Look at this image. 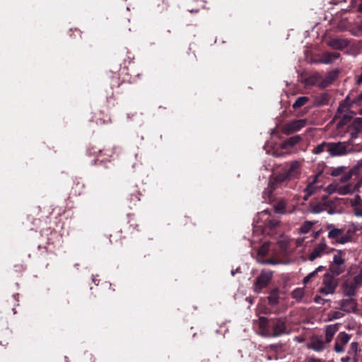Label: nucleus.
<instances>
[{
	"mask_svg": "<svg viewBox=\"0 0 362 362\" xmlns=\"http://www.w3.org/2000/svg\"><path fill=\"white\" fill-rule=\"evenodd\" d=\"M259 328L263 335L267 337H277L288 333L286 317L267 319L261 317L259 318Z\"/></svg>",
	"mask_w": 362,
	"mask_h": 362,
	"instance_id": "nucleus-1",
	"label": "nucleus"
},
{
	"mask_svg": "<svg viewBox=\"0 0 362 362\" xmlns=\"http://www.w3.org/2000/svg\"><path fill=\"white\" fill-rule=\"evenodd\" d=\"M299 174L300 164L298 161H293L288 169H284L283 172L271 177L268 185L269 196L285 182L298 177Z\"/></svg>",
	"mask_w": 362,
	"mask_h": 362,
	"instance_id": "nucleus-2",
	"label": "nucleus"
},
{
	"mask_svg": "<svg viewBox=\"0 0 362 362\" xmlns=\"http://www.w3.org/2000/svg\"><path fill=\"white\" fill-rule=\"evenodd\" d=\"M354 106V105L351 101V93H349L346 97L340 102L334 117L335 119H340L337 124L338 127L346 125L354 118L356 112L350 110L351 107Z\"/></svg>",
	"mask_w": 362,
	"mask_h": 362,
	"instance_id": "nucleus-3",
	"label": "nucleus"
},
{
	"mask_svg": "<svg viewBox=\"0 0 362 362\" xmlns=\"http://www.w3.org/2000/svg\"><path fill=\"white\" fill-rule=\"evenodd\" d=\"M327 229L329 230L327 237L334 240L333 243L338 244H345L352 241L355 235V229L353 228H336L333 224H329L327 226Z\"/></svg>",
	"mask_w": 362,
	"mask_h": 362,
	"instance_id": "nucleus-4",
	"label": "nucleus"
},
{
	"mask_svg": "<svg viewBox=\"0 0 362 362\" xmlns=\"http://www.w3.org/2000/svg\"><path fill=\"white\" fill-rule=\"evenodd\" d=\"M362 286V269L351 279H347L343 285V293L346 297H354L358 289Z\"/></svg>",
	"mask_w": 362,
	"mask_h": 362,
	"instance_id": "nucleus-5",
	"label": "nucleus"
},
{
	"mask_svg": "<svg viewBox=\"0 0 362 362\" xmlns=\"http://www.w3.org/2000/svg\"><path fill=\"white\" fill-rule=\"evenodd\" d=\"M345 253L341 250H336L333 261L330 264V272L335 276H339L346 270V260L343 257Z\"/></svg>",
	"mask_w": 362,
	"mask_h": 362,
	"instance_id": "nucleus-6",
	"label": "nucleus"
},
{
	"mask_svg": "<svg viewBox=\"0 0 362 362\" xmlns=\"http://www.w3.org/2000/svg\"><path fill=\"white\" fill-rule=\"evenodd\" d=\"M333 275L334 274H330L329 273L324 275L322 286L318 289L319 293L323 295H328L334 293L338 281Z\"/></svg>",
	"mask_w": 362,
	"mask_h": 362,
	"instance_id": "nucleus-7",
	"label": "nucleus"
},
{
	"mask_svg": "<svg viewBox=\"0 0 362 362\" xmlns=\"http://www.w3.org/2000/svg\"><path fill=\"white\" fill-rule=\"evenodd\" d=\"M272 276L273 273L272 272L262 270L255 280V291L259 293L263 288H266L270 283Z\"/></svg>",
	"mask_w": 362,
	"mask_h": 362,
	"instance_id": "nucleus-8",
	"label": "nucleus"
},
{
	"mask_svg": "<svg viewBox=\"0 0 362 362\" xmlns=\"http://www.w3.org/2000/svg\"><path fill=\"white\" fill-rule=\"evenodd\" d=\"M326 44L333 49L341 51L349 46L350 41L342 37H329Z\"/></svg>",
	"mask_w": 362,
	"mask_h": 362,
	"instance_id": "nucleus-9",
	"label": "nucleus"
},
{
	"mask_svg": "<svg viewBox=\"0 0 362 362\" xmlns=\"http://www.w3.org/2000/svg\"><path fill=\"white\" fill-rule=\"evenodd\" d=\"M307 123L306 119H294L286 124L282 127V132L286 135H290L300 130L305 126Z\"/></svg>",
	"mask_w": 362,
	"mask_h": 362,
	"instance_id": "nucleus-10",
	"label": "nucleus"
},
{
	"mask_svg": "<svg viewBox=\"0 0 362 362\" xmlns=\"http://www.w3.org/2000/svg\"><path fill=\"white\" fill-rule=\"evenodd\" d=\"M332 157L341 156L348 153L347 146L344 142H329V148L327 149Z\"/></svg>",
	"mask_w": 362,
	"mask_h": 362,
	"instance_id": "nucleus-11",
	"label": "nucleus"
},
{
	"mask_svg": "<svg viewBox=\"0 0 362 362\" xmlns=\"http://www.w3.org/2000/svg\"><path fill=\"white\" fill-rule=\"evenodd\" d=\"M351 338V334L345 332H339L335 339L334 351L337 353H343L345 351L344 346L349 343Z\"/></svg>",
	"mask_w": 362,
	"mask_h": 362,
	"instance_id": "nucleus-12",
	"label": "nucleus"
},
{
	"mask_svg": "<svg viewBox=\"0 0 362 362\" xmlns=\"http://www.w3.org/2000/svg\"><path fill=\"white\" fill-rule=\"evenodd\" d=\"M325 341H323L322 337L313 336L310 338V343L308 344V348L317 352H321L325 349Z\"/></svg>",
	"mask_w": 362,
	"mask_h": 362,
	"instance_id": "nucleus-13",
	"label": "nucleus"
},
{
	"mask_svg": "<svg viewBox=\"0 0 362 362\" xmlns=\"http://www.w3.org/2000/svg\"><path fill=\"white\" fill-rule=\"evenodd\" d=\"M339 305L341 310L346 313L355 312L357 308V302L354 297L342 299L340 300Z\"/></svg>",
	"mask_w": 362,
	"mask_h": 362,
	"instance_id": "nucleus-14",
	"label": "nucleus"
},
{
	"mask_svg": "<svg viewBox=\"0 0 362 362\" xmlns=\"http://www.w3.org/2000/svg\"><path fill=\"white\" fill-rule=\"evenodd\" d=\"M327 247L326 242L323 238L322 241L314 247L312 252L309 255V259L310 261H313L316 258L321 257Z\"/></svg>",
	"mask_w": 362,
	"mask_h": 362,
	"instance_id": "nucleus-15",
	"label": "nucleus"
},
{
	"mask_svg": "<svg viewBox=\"0 0 362 362\" xmlns=\"http://www.w3.org/2000/svg\"><path fill=\"white\" fill-rule=\"evenodd\" d=\"M340 56L341 55L339 52L326 51L321 54L320 57V62L325 64H332L339 59Z\"/></svg>",
	"mask_w": 362,
	"mask_h": 362,
	"instance_id": "nucleus-16",
	"label": "nucleus"
},
{
	"mask_svg": "<svg viewBox=\"0 0 362 362\" xmlns=\"http://www.w3.org/2000/svg\"><path fill=\"white\" fill-rule=\"evenodd\" d=\"M330 95L328 93H321L314 98L313 105L315 107H322L329 104Z\"/></svg>",
	"mask_w": 362,
	"mask_h": 362,
	"instance_id": "nucleus-17",
	"label": "nucleus"
},
{
	"mask_svg": "<svg viewBox=\"0 0 362 362\" xmlns=\"http://www.w3.org/2000/svg\"><path fill=\"white\" fill-rule=\"evenodd\" d=\"M327 196L325 195L322 198V201L312 204V211L318 214L327 209L329 204L327 202Z\"/></svg>",
	"mask_w": 362,
	"mask_h": 362,
	"instance_id": "nucleus-18",
	"label": "nucleus"
},
{
	"mask_svg": "<svg viewBox=\"0 0 362 362\" xmlns=\"http://www.w3.org/2000/svg\"><path fill=\"white\" fill-rule=\"evenodd\" d=\"M328 189L331 191V192H336L341 195L348 194L352 192V187L351 185H345L339 187L330 185L328 186Z\"/></svg>",
	"mask_w": 362,
	"mask_h": 362,
	"instance_id": "nucleus-19",
	"label": "nucleus"
},
{
	"mask_svg": "<svg viewBox=\"0 0 362 362\" xmlns=\"http://www.w3.org/2000/svg\"><path fill=\"white\" fill-rule=\"evenodd\" d=\"M141 193L136 189L129 190V197H127L128 206L132 208L136 206L140 201Z\"/></svg>",
	"mask_w": 362,
	"mask_h": 362,
	"instance_id": "nucleus-20",
	"label": "nucleus"
},
{
	"mask_svg": "<svg viewBox=\"0 0 362 362\" xmlns=\"http://www.w3.org/2000/svg\"><path fill=\"white\" fill-rule=\"evenodd\" d=\"M339 329V325H327L325 328V342L329 344L332 341L334 334Z\"/></svg>",
	"mask_w": 362,
	"mask_h": 362,
	"instance_id": "nucleus-21",
	"label": "nucleus"
},
{
	"mask_svg": "<svg viewBox=\"0 0 362 362\" xmlns=\"http://www.w3.org/2000/svg\"><path fill=\"white\" fill-rule=\"evenodd\" d=\"M279 293L280 291L278 288H274L272 290L270 291L269 295L267 297L268 299V303L271 306H275L278 305L279 300Z\"/></svg>",
	"mask_w": 362,
	"mask_h": 362,
	"instance_id": "nucleus-22",
	"label": "nucleus"
},
{
	"mask_svg": "<svg viewBox=\"0 0 362 362\" xmlns=\"http://www.w3.org/2000/svg\"><path fill=\"white\" fill-rule=\"evenodd\" d=\"M303 140V137L300 135L293 136L285 140L282 144L283 148H292Z\"/></svg>",
	"mask_w": 362,
	"mask_h": 362,
	"instance_id": "nucleus-23",
	"label": "nucleus"
},
{
	"mask_svg": "<svg viewBox=\"0 0 362 362\" xmlns=\"http://www.w3.org/2000/svg\"><path fill=\"white\" fill-rule=\"evenodd\" d=\"M318 177H319L318 175H315L313 181L309 182L308 184V185L306 186L305 189V192L306 193V195L304 197L305 200H307L308 197L309 196H310L311 194H313L315 192V191L316 190V189L317 188V187L315 185V184L318 179Z\"/></svg>",
	"mask_w": 362,
	"mask_h": 362,
	"instance_id": "nucleus-24",
	"label": "nucleus"
},
{
	"mask_svg": "<svg viewBox=\"0 0 362 362\" xmlns=\"http://www.w3.org/2000/svg\"><path fill=\"white\" fill-rule=\"evenodd\" d=\"M85 184L78 180L74 181L72 187V192L76 196H79L84 192Z\"/></svg>",
	"mask_w": 362,
	"mask_h": 362,
	"instance_id": "nucleus-25",
	"label": "nucleus"
},
{
	"mask_svg": "<svg viewBox=\"0 0 362 362\" xmlns=\"http://www.w3.org/2000/svg\"><path fill=\"white\" fill-rule=\"evenodd\" d=\"M358 343L354 341L350 344L348 354L353 357V362H358Z\"/></svg>",
	"mask_w": 362,
	"mask_h": 362,
	"instance_id": "nucleus-26",
	"label": "nucleus"
},
{
	"mask_svg": "<svg viewBox=\"0 0 362 362\" xmlns=\"http://www.w3.org/2000/svg\"><path fill=\"white\" fill-rule=\"evenodd\" d=\"M287 202L285 199L279 200L274 205V211L276 214H284L286 213Z\"/></svg>",
	"mask_w": 362,
	"mask_h": 362,
	"instance_id": "nucleus-27",
	"label": "nucleus"
},
{
	"mask_svg": "<svg viewBox=\"0 0 362 362\" xmlns=\"http://www.w3.org/2000/svg\"><path fill=\"white\" fill-rule=\"evenodd\" d=\"M265 351L279 354L283 351V344L281 343L270 344L265 347Z\"/></svg>",
	"mask_w": 362,
	"mask_h": 362,
	"instance_id": "nucleus-28",
	"label": "nucleus"
},
{
	"mask_svg": "<svg viewBox=\"0 0 362 362\" xmlns=\"http://www.w3.org/2000/svg\"><path fill=\"white\" fill-rule=\"evenodd\" d=\"M351 101L354 103V106L361 107L358 110V113L362 115V95L359 93L356 96H354L351 93Z\"/></svg>",
	"mask_w": 362,
	"mask_h": 362,
	"instance_id": "nucleus-29",
	"label": "nucleus"
},
{
	"mask_svg": "<svg viewBox=\"0 0 362 362\" xmlns=\"http://www.w3.org/2000/svg\"><path fill=\"white\" fill-rule=\"evenodd\" d=\"M309 100V98L307 96H300V97H298L296 101L294 102V103L292 105V107L294 109V110H296L302 106H303L304 105H305Z\"/></svg>",
	"mask_w": 362,
	"mask_h": 362,
	"instance_id": "nucleus-30",
	"label": "nucleus"
},
{
	"mask_svg": "<svg viewBox=\"0 0 362 362\" xmlns=\"http://www.w3.org/2000/svg\"><path fill=\"white\" fill-rule=\"evenodd\" d=\"M324 269H325V267L322 266H320L319 267H317L315 271L310 273L308 276H306L304 278L303 284H308L310 281H312V279L313 278H315L319 272L322 271Z\"/></svg>",
	"mask_w": 362,
	"mask_h": 362,
	"instance_id": "nucleus-31",
	"label": "nucleus"
},
{
	"mask_svg": "<svg viewBox=\"0 0 362 362\" xmlns=\"http://www.w3.org/2000/svg\"><path fill=\"white\" fill-rule=\"evenodd\" d=\"M304 296V290L301 288H295L291 293V297L297 301H300Z\"/></svg>",
	"mask_w": 362,
	"mask_h": 362,
	"instance_id": "nucleus-32",
	"label": "nucleus"
},
{
	"mask_svg": "<svg viewBox=\"0 0 362 362\" xmlns=\"http://www.w3.org/2000/svg\"><path fill=\"white\" fill-rule=\"evenodd\" d=\"M18 294L16 295H12L9 299L7 300V303L8 304V308L11 310L13 312V314H15L16 312L15 310V308L16 305H18V299L16 296H18Z\"/></svg>",
	"mask_w": 362,
	"mask_h": 362,
	"instance_id": "nucleus-33",
	"label": "nucleus"
},
{
	"mask_svg": "<svg viewBox=\"0 0 362 362\" xmlns=\"http://www.w3.org/2000/svg\"><path fill=\"white\" fill-rule=\"evenodd\" d=\"M351 128L358 132H362V117L354 118L351 124Z\"/></svg>",
	"mask_w": 362,
	"mask_h": 362,
	"instance_id": "nucleus-34",
	"label": "nucleus"
},
{
	"mask_svg": "<svg viewBox=\"0 0 362 362\" xmlns=\"http://www.w3.org/2000/svg\"><path fill=\"white\" fill-rule=\"evenodd\" d=\"M326 148H327V149L329 148V142L323 141L322 143H321L320 144H319L316 147H315L313 149L312 152L314 154H320V153H322L325 150Z\"/></svg>",
	"mask_w": 362,
	"mask_h": 362,
	"instance_id": "nucleus-35",
	"label": "nucleus"
},
{
	"mask_svg": "<svg viewBox=\"0 0 362 362\" xmlns=\"http://www.w3.org/2000/svg\"><path fill=\"white\" fill-rule=\"evenodd\" d=\"M351 32L354 35L362 36V20L354 24Z\"/></svg>",
	"mask_w": 362,
	"mask_h": 362,
	"instance_id": "nucleus-36",
	"label": "nucleus"
},
{
	"mask_svg": "<svg viewBox=\"0 0 362 362\" xmlns=\"http://www.w3.org/2000/svg\"><path fill=\"white\" fill-rule=\"evenodd\" d=\"M265 224L270 229H273L275 228L279 224V221L274 218L268 217V218L265 220Z\"/></svg>",
	"mask_w": 362,
	"mask_h": 362,
	"instance_id": "nucleus-37",
	"label": "nucleus"
},
{
	"mask_svg": "<svg viewBox=\"0 0 362 362\" xmlns=\"http://www.w3.org/2000/svg\"><path fill=\"white\" fill-rule=\"evenodd\" d=\"M346 168L341 166L338 168H333L330 173V175L333 177L339 176L344 174L345 172Z\"/></svg>",
	"mask_w": 362,
	"mask_h": 362,
	"instance_id": "nucleus-38",
	"label": "nucleus"
},
{
	"mask_svg": "<svg viewBox=\"0 0 362 362\" xmlns=\"http://www.w3.org/2000/svg\"><path fill=\"white\" fill-rule=\"evenodd\" d=\"M362 170V158L359 160L357 164L351 170L354 174H359Z\"/></svg>",
	"mask_w": 362,
	"mask_h": 362,
	"instance_id": "nucleus-39",
	"label": "nucleus"
},
{
	"mask_svg": "<svg viewBox=\"0 0 362 362\" xmlns=\"http://www.w3.org/2000/svg\"><path fill=\"white\" fill-rule=\"evenodd\" d=\"M268 252H269V248H268V245L264 244L262 245L260 248L258 250V255L259 256H262V257H264L266 255H267L268 254Z\"/></svg>",
	"mask_w": 362,
	"mask_h": 362,
	"instance_id": "nucleus-40",
	"label": "nucleus"
},
{
	"mask_svg": "<svg viewBox=\"0 0 362 362\" xmlns=\"http://www.w3.org/2000/svg\"><path fill=\"white\" fill-rule=\"evenodd\" d=\"M267 354V358L269 361L272 360H278L279 358V354L274 353V352H269V351H265Z\"/></svg>",
	"mask_w": 362,
	"mask_h": 362,
	"instance_id": "nucleus-41",
	"label": "nucleus"
},
{
	"mask_svg": "<svg viewBox=\"0 0 362 362\" xmlns=\"http://www.w3.org/2000/svg\"><path fill=\"white\" fill-rule=\"evenodd\" d=\"M354 174V173H351V171L349 172V173H347V174H345V175H343L340 179V180L342 182H347L352 176V175Z\"/></svg>",
	"mask_w": 362,
	"mask_h": 362,
	"instance_id": "nucleus-42",
	"label": "nucleus"
},
{
	"mask_svg": "<svg viewBox=\"0 0 362 362\" xmlns=\"http://www.w3.org/2000/svg\"><path fill=\"white\" fill-rule=\"evenodd\" d=\"M311 228V224L310 223H305L300 228V230L303 233H307Z\"/></svg>",
	"mask_w": 362,
	"mask_h": 362,
	"instance_id": "nucleus-43",
	"label": "nucleus"
},
{
	"mask_svg": "<svg viewBox=\"0 0 362 362\" xmlns=\"http://www.w3.org/2000/svg\"><path fill=\"white\" fill-rule=\"evenodd\" d=\"M129 227L132 228L134 231L139 232L141 230L139 225L135 222L130 223Z\"/></svg>",
	"mask_w": 362,
	"mask_h": 362,
	"instance_id": "nucleus-44",
	"label": "nucleus"
},
{
	"mask_svg": "<svg viewBox=\"0 0 362 362\" xmlns=\"http://www.w3.org/2000/svg\"><path fill=\"white\" fill-rule=\"evenodd\" d=\"M325 361L320 358H317L314 357H308L306 359V362H324Z\"/></svg>",
	"mask_w": 362,
	"mask_h": 362,
	"instance_id": "nucleus-45",
	"label": "nucleus"
},
{
	"mask_svg": "<svg viewBox=\"0 0 362 362\" xmlns=\"http://www.w3.org/2000/svg\"><path fill=\"white\" fill-rule=\"evenodd\" d=\"M314 301L316 303H322V304H324V301L325 300L323 298H322L320 296H315V298H314Z\"/></svg>",
	"mask_w": 362,
	"mask_h": 362,
	"instance_id": "nucleus-46",
	"label": "nucleus"
},
{
	"mask_svg": "<svg viewBox=\"0 0 362 362\" xmlns=\"http://www.w3.org/2000/svg\"><path fill=\"white\" fill-rule=\"evenodd\" d=\"M361 132H358L357 130L353 129V131L351 132V137L352 139H356L358 137V134Z\"/></svg>",
	"mask_w": 362,
	"mask_h": 362,
	"instance_id": "nucleus-47",
	"label": "nucleus"
},
{
	"mask_svg": "<svg viewBox=\"0 0 362 362\" xmlns=\"http://www.w3.org/2000/svg\"><path fill=\"white\" fill-rule=\"evenodd\" d=\"M351 360V356H346L341 358V362H349Z\"/></svg>",
	"mask_w": 362,
	"mask_h": 362,
	"instance_id": "nucleus-48",
	"label": "nucleus"
},
{
	"mask_svg": "<svg viewBox=\"0 0 362 362\" xmlns=\"http://www.w3.org/2000/svg\"><path fill=\"white\" fill-rule=\"evenodd\" d=\"M341 317V313L339 312H334L333 317L334 318H339Z\"/></svg>",
	"mask_w": 362,
	"mask_h": 362,
	"instance_id": "nucleus-49",
	"label": "nucleus"
},
{
	"mask_svg": "<svg viewBox=\"0 0 362 362\" xmlns=\"http://www.w3.org/2000/svg\"><path fill=\"white\" fill-rule=\"evenodd\" d=\"M358 10L359 12L362 13V0H361L360 3L358 4Z\"/></svg>",
	"mask_w": 362,
	"mask_h": 362,
	"instance_id": "nucleus-50",
	"label": "nucleus"
},
{
	"mask_svg": "<svg viewBox=\"0 0 362 362\" xmlns=\"http://www.w3.org/2000/svg\"><path fill=\"white\" fill-rule=\"evenodd\" d=\"M267 262L269 264H274L276 263L274 260H272V259H268L267 261Z\"/></svg>",
	"mask_w": 362,
	"mask_h": 362,
	"instance_id": "nucleus-51",
	"label": "nucleus"
},
{
	"mask_svg": "<svg viewBox=\"0 0 362 362\" xmlns=\"http://www.w3.org/2000/svg\"><path fill=\"white\" fill-rule=\"evenodd\" d=\"M49 234L51 236H52V235H57V233H56V231H51Z\"/></svg>",
	"mask_w": 362,
	"mask_h": 362,
	"instance_id": "nucleus-52",
	"label": "nucleus"
},
{
	"mask_svg": "<svg viewBox=\"0 0 362 362\" xmlns=\"http://www.w3.org/2000/svg\"><path fill=\"white\" fill-rule=\"evenodd\" d=\"M47 244H48V245H49V244H52V243L51 242V238H48Z\"/></svg>",
	"mask_w": 362,
	"mask_h": 362,
	"instance_id": "nucleus-53",
	"label": "nucleus"
},
{
	"mask_svg": "<svg viewBox=\"0 0 362 362\" xmlns=\"http://www.w3.org/2000/svg\"><path fill=\"white\" fill-rule=\"evenodd\" d=\"M318 234H319V232H316V233H315L314 238H317V235H318Z\"/></svg>",
	"mask_w": 362,
	"mask_h": 362,
	"instance_id": "nucleus-54",
	"label": "nucleus"
},
{
	"mask_svg": "<svg viewBox=\"0 0 362 362\" xmlns=\"http://www.w3.org/2000/svg\"><path fill=\"white\" fill-rule=\"evenodd\" d=\"M202 362H209V359H204Z\"/></svg>",
	"mask_w": 362,
	"mask_h": 362,
	"instance_id": "nucleus-55",
	"label": "nucleus"
},
{
	"mask_svg": "<svg viewBox=\"0 0 362 362\" xmlns=\"http://www.w3.org/2000/svg\"><path fill=\"white\" fill-rule=\"evenodd\" d=\"M185 223H187V221L189 219V217H185Z\"/></svg>",
	"mask_w": 362,
	"mask_h": 362,
	"instance_id": "nucleus-56",
	"label": "nucleus"
},
{
	"mask_svg": "<svg viewBox=\"0 0 362 362\" xmlns=\"http://www.w3.org/2000/svg\"><path fill=\"white\" fill-rule=\"evenodd\" d=\"M190 12H194V11L191 10ZM194 12H198V10H195Z\"/></svg>",
	"mask_w": 362,
	"mask_h": 362,
	"instance_id": "nucleus-57",
	"label": "nucleus"
},
{
	"mask_svg": "<svg viewBox=\"0 0 362 362\" xmlns=\"http://www.w3.org/2000/svg\"><path fill=\"white\" fill-rule=\"evenodd\" d=\"M360 94L362 95V90L361 91Z\"/></svg>",
	"mask_w": 362,
	"mask_h": 362,
	"instance_id": "nucleus-58",
	"label": "nucleus"
}]
</instances>
